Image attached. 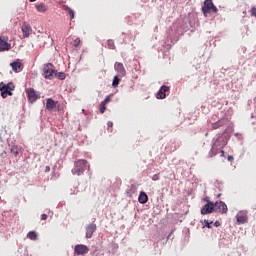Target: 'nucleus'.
<instances>
[{
	"label": "nucleus",
	"mask_w": 256,
	"mask_h": 256,
	"mask_svg": "<svg viewBox=\"0 0 256 256\" xmlns=\"http://www.w3.org/2000/svg\"><path fill=\"white\" fill-rule=\"evenodd\" d=\"M29 31H31V26H28V25L22 26V33L24 38L29 37Z\"/></svg>",
	"instance_id": "nucleus-26"
},
{
	"label": "nucleus",
	"mask_w": 256,
	"mask_h": 256,
	"mask_svg": "<svg viewBox=\"0 0 256 256\" xmlns=\"http://www.w3.org/2000/svg\"><path fill=\"white\" fill-rule=\"evenodd\" d=\"M213 221L209 222V220H204V226L203 227H207V229H211Z\"/></svg>",
	"instance_id": "nucleus-33"
},
{
	"label": "nucleus",
	"mask_w": 256,
	"mask_h": 256,
	"mask_svg": "<svg viewBox=\"0 0 256 256\" xmlns=\"http://www.w3.org/2000/svg\"><path fill=\"white\" fill-rule=\"evenodd\" d=\"M29 103H35L37 99H41V93L35 91L34 88H28L26 90Z\"/></svg>",
	"instance_id": "nucleus-7"
},
{
	"label": "nucleus",
	"mask_w": 256,
	"mask_h": 256,
	"mask_svg": "<svg viewBox=\"0 0 256 256\" xmlns=\"http://www.w3.org/2000/svg\"><path fill=\"white\" fill-rule=\"evenodd\" d=\"M7 231V226L5 224H0V233H5Z\"/></svg>",
	"instance_id": "nucleus-36"
},
{
	"label": "nucleus",
	"mask_w": 256,
	"mask_h": 256,
	"mask_svg": "<svg viewBox=\"0 0 256 256\" xmlns=\"http://www.w3.org/2000/svg\"><path fill=\"white\" fill-rule=\"evenodd\" d=\"M50 67H53V64L48 63L44 66L43 77H44V79H48L51 81L53 79V77H55L56 70L53 68H50Z\"/></svg>",
	"instance_id": "nucleus-6"
},
{
	"label": "nucleus",
	"mask_w": 256,
	"mask_h": 256,
	"mask_svg": "<svg viewBox=\"0 0 256 256\" xmlns=\"http://www.w3.org/2000/svg\"><path fill=\"white\" fill-rule=\"evenodd\" d=\"M169 91H170L169 86L162 85L156 94V98L165 99L167 97V92H169Z\"/></svg>",
	"instance_id": "nucleus-13"
},
{
	"label": "nucleus",
	"mask_w": 256,
	"mask_h": 256,
	"mask_svg": "<svg viewBox=\"0 0 256 256\" xmlns=\"http://www.w3.org/2000/svg\"><path fill=\"white\" fill-rule=\"evenodd\" d=\"M214 227H221V222L215 221L214 222Z\"/></svg>",
	"instance_id": "nucleus-40"
},
{
	"label": "nucleus",
	"mask_w": 256,
	"mask_h": 256,
	"mask_svg": "<svg viewBox=\"0 0 256 256\" xmlns=\"http://www.w3.org/2000/svg\"><path fill=\"white\" fill-rule=\"evenodd\" d=\"M11 49V44H9L7 41L3 40V38L0 37V51H9Z\"/></svg>",
	"instance_id": "nucleus-18"
},
{
	"label": "nucleus",
	"mask_w": 256,
	"mask_h": 256,
	"mask_svg": "<svg viewBox=\"0 0 256 256\" xmlns=\"http://www.w3.org/2000/svg\"><path fill=\"white\" fill-rule=\"evenodd\" d=\"M71 45L73 47H79V45H81V39L76 38L75 40L72 41Z\"/></svg>",
	"instance_id": "nucleus-30"
},
{
	"label": "nucleus",
	"mask_w": 256,
	"mask_h": 256,
	"mask_svg": "<svg viewBox=\"0 0 256 256\" xmlns=\"http://www.w3.org/2000/svg\"><path fill=\"white\" fill-rule=\"evenodd\" d=\"M123 76H119V75H116V76H114V78H113V81H112V87L115 89V88H117V87H119V83H121V78H122Z\"/></svg>",
	"instance_id": "nucleus-23"
},
{
	"label": "nucleus",
	"mask_w": 256,
	"mask_h": 256,
	"mask_svg": "<svg viewBox=\"0 0 256 256\" xmlns=\"http://www.w3.org/2000/svg\"><path fill=\"white\" fill-rule=\"evenodd\" d=\"M135 191H137V186L135 184H132L127 188L126 193L128 197H131L132 195H134Z\"/></svg>",
	"instance_id": "nucleus-22"
},
{
	"label": "nucleus",
	"mask_w": 256,
	"mask_h": 256,
	"mask_svg": "<svg viewBox=\"0 0 256 256\" xmlns=\"http://www.w3.org/2000/svg\"><path fill=\"white\" fill-rule=\"evenodd\" d=\"M201 215H211L215 213V202L206 203L200 210Z\"/></svg>",
	"instance_id": "nucleus-9"
},
{
	"label": "nucleus",
	"mask_w": 256,
	"mask_h": 256,
	"mask_svg": "<svg viewBox=\"0 0 256 256\" xmlns=\"http://www.w3.org/2000/svg\"><path fill=\"white\" fill-rule=\"evenodd\" d=\"M63 8H64V11H67L68 14L70 15V19H75V10L71 9L67 5H64Z\"/></svg>",
	"instance_id": "nucleus-25"
},
{
	"label": "nucleus",
	"mask_w": 256,
	"mask_h": 256,
	"mask_svg": "<svg viewBox=\"0 0 256 256\" xmlns=\"http://www.w3.org/2000/svg\"><path fill=\"white\" fill-rule=\"evenodd\" d=\"M236 221L238 225H245L247 221H249V217L247 216V211H239L236 215Z\"/></svg>",
	"instance_id": "nucleus-11"
},
{
	"label": "nucleus",
	"mask_w": 256,
	"mask_h": 256,
	"mask_svg": "<svg viewBox=\"0 0 256 256\" xmlns=\"http://www.w3.org/2000/svg\"><path fill=\"white\" fill-rule=\"evenodd\" d=\"M27 237H28V239H30L31 241H37L38 235H37V232H35V231H30V232H28Z\"/></svg>",
	"instance_id": "nucleus-27"
},
{
	"label": "nucleus",
	"mask_w": 256,
	"mask_h": 256,
	"mask_svg": "<svg viewBox=\"0 0 256 256\" xmlns=\"http://www.w3.org/2000/svg\"><path fill=\"white\" fill-rule=\"evenodd\" d=\"M89 251H90L89 247L85 244H77L74 247L75 255H87Z\"/></svg>",
	"instance_id": "nucleus-10"
},
{
	"label": "nucleus",
	"mask_w": 256,
	"mask_h": 256,
	"mask_svg": "<svg viewBox=\"0 0 256 256\" xmlns=\"http://www.w3.org/2000/svg\"><path fill=\"white\" fill-rule=\"evenodd\" d=\"M11 85H13V83L9 82L8 84H5L4 82L0 83V91L2 93V91H5V89H8V87H11Z\"/></svg>",
	"instance_id": "nucleus-28"
},
{
	"label": "nucleus",
	"mask_w": 256,
	"mask_h": 256,
	"mask_svg": "<svg viewBox=\"0 0 256 256\" xmlns=\"http://www.w3.org/2000/svg\"><path fill=\"white\" fill-rule=\"evenodd\" d=\"M54 77L59 79V81H65V79L67 78V74H65V72H57L56 70Z\"/></svg>",
	"instance_id": "nucleus-24"
},
{
	"label": "nucleus",
	"mask_w": 256,
	"mask_h": 256,
	"mask_svg": "<svg viewBox=\"0 0 256 256\" xmlns=\"http://www.w3.org/2000/svg\"><path fill=\"white\" fill-rule=\"evenodd\" d=\"M251 119H255V115L254 114H251Z\"/></svg>",
	"instance_id": "nucleus-45"
},
{
	"label": "nucleus",
	"mask_w": 256,
	"mask_h": 256,
	"mask_svg": "<svg viewBox=\"0 0 256 256\" xmlns=\"http://www.w3.org/2000/svg\"><path fill=\"white\" fill-rule=\"evenodd\" d=\"M107 45L109 49H115V42L112 39L107 41Z\"/></svg>",
	"instance_id": "nucleus-32"
},
{
	"label": "nucleus",
	"mask_w": 256,
	"mask_h": 256,
	"mask_svg": "<svg viewBox=\"0 0 256 256\" xmlns=\"http://www.w3.org/2000/svg\"><path fill=\"white\" fill-rule=\"evenodd\" d=\"M233 159H234V158H233V156H231V155H229L228 158H227V160H228L230 163H231V161H233Z\"/></svg>",
	"instance_id": "nucleus-44"
},
{
	"label": "nucleus",
	"mask_w": 256,
	"mask_h": 256,
	"mask_svg": "<svg viewBox=\"0 0 256 256\" xmlns=\"http://www.w3.org/2000/svg\"><path fill=\"white\" fill-rule=\"evenodd\" d=\"M15 91V86L12 84L11 86H8L5 90L1 92L2 99H7V96L11 97L13 95V92Z\"/></svg>",
	"instance_id": "nucleus-16"
},
{
	"label": "nucleus",
	"mask_w": 256,
	"mask_h": 256,
	"mask_svg": "<svg viewBox=\"0 0 256 256\" xmlns=\"http://www.w3.org/2000/svg\"><path fill=\"white\" fill-rule=\"evenodd\" d=\"M219 9H217V6L213 3V0H205L204 5L202 6V13L207 17L209 13H217Z\"/></svg>",
	"instance_id": "nucleus-5"
},
{
	"label": "nucleus",
	"mask_w": 256,
	"mask_h": 256,
	"mask_svg": "<svg viewBox=\"0 0 256 256\" xmlns=\"http://www.w3.org/2000/svg\"><path fill=\"white\" fill-rule=\"evenodd\" d=\"M214 187L216 189H218V191H223V183L222 182H219V180H216L214 182Z\"/></svg>",
	"instance_id": "nucleus-29"
},
{
	"label": "nucleus",
	"mask_w": 256,
	"mask_h": 256,
	"mask_svg": "<svg viewBox=\"0 0 256 256\" xmlns=\"http://www.w3.org/2000/svg\"><path fill=\"white\" fill-rule=\"evenodd\" d=\"M147 201H149V196L144 191H141L139 196H138V202L141 205H145V203H147Z\"/></svg>",
	"instance_id": "nucleus-17"
},
{
	"label": "nucleus",
	"mask_w": 256,
	"mask_h": 256,
	"mask_svg": "<svg viewBox=\"0 0 256 256\" xmlns=\"http://www.w3.org/2000/svg\"><path fill=\"white\" fill-rule=\"evenodd\" d=\"M231 138V132L229 130L225 129L222 134H217L213 139H212V147L208 153V157H215V155H219L221 157H225V151L223 149L229 142V139Z\"/></svg>",
	"instance_id": "nucleus-1"
},
{
	"label": "nucleus",
	"mask_w": 256,
	"mask_h": 256,
	"mask_svg": "<svg viewBox=\"0 0 256 256\" xmlns=\"http://www.w3.org/2000/svg\"><path fill=\"white\" fill-rule=\"evenodd\" d=\"M57 107H59V101H55L53 98H48L46 100L47 111H53V109H57Z\"/></svg>",
	"instance_id": "nucleus-14"
},
{
	"label": "nucleus",
	"mask_w": 256,
	"mask_h": 256,
	"mask_svg": "<svg viewBox=\"0 0 256 256\" xmlns=\"http://www.w3.org/2000/svg\"><path fill=\"white\" fill-rule=\"evenodd\" d=\"M41 220L42 221H47V214H42L41 215Z\"/></svg>",
	"instance_id": "nucleus-39"
},
{
	"label": "nucleus",
	"mask_w": 256,
	"mask_h": 256,
	"mask_svg": "<svg viewBox=\"0 0 256 256\" xmlns=\"http://www.w3.org/2000/svg\"><path fill=\"white\" fill-rule=\"evenodd\" d=\"M218 197H221V194H218Z\"/></svg>",
	"instance_id": "nucleus-48"
},
{
	"label": "nucleus",
	"mask_w": 256,
	"mask_h": 256,
	"mask_svg": "<svg viewBox=\"0 0 256 256\" xmlns=\"http://www.w3.org/2000/svg\"><path fill=\"white\" fill-rule=\"evenodd\" d=\"M10 66L12 67V71L19 73V71H21V67H23V64L19 61H14L10 63Z\"/></svg>",
	"instance_id": "nucleus-19"
},
{
	"label": "nucleus",
	"mask_w": 256,
	"mask_h": 256,
	"mask_svg": "<svg viewBox=\"0 0 256 256\" xmlns=\"http://www.w3.org/2000/svg\"><path fill=\"white\" fill-rule=\"evenodd\" d=\"M114 70L116 71L119 77H125L127 75V71L125 70V66L121 62H115Z\"/></svg>",
	"instance_id": "nucleus-12"
},
{
	"label": "nucleus",
	"mask_w": 256,
	"mask_h": 256,
	"mask_svg": "<svg viewBox=\"0 0 256 256\" xmlns=\"http://www.w3.org/2000/svg\"><path fill=\"white\" fill-rule=\"evenodd\" d=\"M251 17H256V7L253 6L249 11Z\"/></svg>",
	"instance_id": "nucleus-34"
},
{
	"label": "nucleus",
	"mask_w": 256,
	"mask_h": 256,
	"mask_svg": "<svg viewBox=\"0 0 256 256\" xmlns=\"http://www.w3.org/2000/svg\"><path fill=\"white\" fill-rule=\"evenodd\" d=\"M35 9L38 11V13H45L48 8L45 3H38L35 5Z\"/></svg>",
	"instance_id": "nucleus-20"
},
{
	"label": "nucleus",
	"mask_w": 256,
	"mask_h": 256,
	"mask_svg": "<svg viewBox=\"0 0 256 256\" xmlns=\"http://www.w3.org/2000/svg\"><path fill=\"white\" fill-rule=\"evenodd\" d=\"M111 101V96H106L105 99L101 102L103 105H107Z\"/></svg>",
	"instance_id": "nucleus-35"
},
{
	"label": "nucleus",
	"mask_w": 256,
	"mask_h": 256,
	"mask_svg": "<svg viewBox=\"0 0 256 256\" xmlns=\"http://www.w3.org/2000/svg\"><path fill=\"white\" fill-rule=\"evenodd\" d=\"M89 169V162L85 159H80L74 162V168L72 169V175H83L85 171Z\"/></svg>",
	"instance_id": "nucleus-4"
},
{
	"label": "nucleus",
	"mask_w": 256,
	"mask_h": 256,
	"mask_svg": "<svg viewBox=\"0 0 256 256\" xmlns=\"http://www.w3.org/2000/svg\"><path fill=\"white\" fill-rule=\"evenodd\" d=\"M107 126H108V129H111L113 127V122L112 121H109L107 123Z\"/></svg>",
	"instance_id": "nucleus-41"
},
{
	"label": "nucleus",
	"mask_w": 256,
	"mask_h": 256,
	"mask_svg": "<svg viewBox=\"0 0 256 256\" xmlns=\"http://www.w3.org/2000/svg\"><path fill=\"white\" fill-rule=\"evenodd\" d=\"M160 177H159V174H154L152 176V181H159Z\"/></svg>",
	"instance_id": "nucleus-37"
},
{
	"label": "nucleus",
	"mask_w": 256,
	"mask_h": 256,
	"mask_svg": "<svg viewBox=\"0 0 256 256\" xmlns=\"http://www.w3.org/2000/svg\"><path fill=\"white\" fill-rule=\"evenodd\" d=\"M240 135H241V134H239V133H236V134H235V137H239Z\"/></svg>",
	"instance_id": "nucleus-47"
},
{
	"label": "nucleus",
	"mask_w": 256,
	"mask_h": 256,
	"mask_svg": "<svg viewBox=\"0 0 256 256\" xmlns=\"http://www.w3.org/2000/svg\"><path fill=\"white\" fill-rule=\"evenodd\" d=\"M204 201H205V203H213V202L209 199V196H206V197L204 198Z\"/></svg>",
	"instance_id": "nucleus-38"
},
{
	"label": "nucleus",
	"mask_w": 256,
	"mask_h": 256,
	"mask_svg": "<svg viewBox=\"0 0 256 256\" xmlns=\"http://www.w3.org/2000/svg\"><path fill=\"white\" fill-rule=\"evenodd\" d=\"M214 212L215 213H221L222 215L227 214V211H229V208H227V204L223 201H217L214 202Z\"/></svg>",
	"instance_id": "nucleus-8"
},
{
	"label": "nucleus",
	"mask_w": 256,
	"mask_h": 256,
	"mask_svg": "<svg viewBox=\"0 0 256 256\" xmlns=\"http://www.w3.org/2000/svg\"><path fill=\"white\" fill-rule=\"evenodd\" d=\"M49 171H51V167L46 166V167H45V172H46V173H49Z\"/></svg>",
	"instance_id": "nucleus-43"
},
{
	"label": "nucleus",
	"mask_w": 256,
	"mask_h": 256,
	"mask_svg": "<svg viewBox=\"0 0 256 256\" xmlns=\"http://www.w3.org/2000/svg\"><path fill=\"white\" fill-rule=\"evenodd\" d=\"M95 231H97V224L90 223L86 227V239H91V237H93V233H95Z\"/></svg>",
	"instance_id": "nucleus-15"
},
{
	"label": "nucleus",
	"mask_w": 256,
	"mask_h": 256,
	"mask_svg": "<svg viewBox=\"0 0 256 256\" xmlns=\"http://www.w3.org/2000/svg\"><path fill=\"white\" fill-rule=\"evenodd\" d=\"M174 231H175V230H172V231L169 233V235H168L167 239H171V237H173V233H174Z\"/></svg>",
	"instance_id": "nucleus-42"
},
{
	"label": "nucleus",
	"mask_w": 256,
	"mask_h": 256,
	"mask_svg": "<svg viewBox=\"0 0 256 256\" xmlns=\"http://www.w3.org/2000/svg\"><path fill=\"white\" fill-rule=\"evenodd\" d=\"M30 1V3H35V1H37V0H29Z\"/></svg>",
	"instance_id": "nucleus-46"
},
{
	"label": "nucleus",
	"mask_w": 256,
	"mask_h": 256,
	"mask_svg": "<svg viewBox=\"0 0 256 256\" xmlns=\"http://www.w3.org/2000/svg\"><path fill=\"white\" fill-rule=\"evenodd\" d=\"M210 127H212V129H221V127H224L227 129L228 133L233 131V124L227 117H223L216 122H210Z\"/></svg>",
	"instance_id": "nucleus-3"
},
{
	"label": "nucleus",
	"mask_w": 256,
	"mask_h": 256,
	"mask_svg": "<svg viewBox=\"0 0 256 256\" xmlns=\"http://www.w3.org/2000/svg\"><path fill=\"white\" fill-rule=\"evenodd\" d=\"M10 153H12V155H14V157H18L19 153H21V147H19L17 145H12L10 148Z\"/></svg>",
	"instance_id": "nucleus-21"
},
{
	"label": "nucleus",
	"mask_w": 256,
	"mask_h": 256,
	"mask_svg": "<svg viewBox=\"0 0 256 256\" xmlns=\"http://www.w3.org/2000/svg\"><path fill=\"white\" fill-rule=\"evenodd\" d=\"M99 111H100L101 114L105 113V111H107L106 104H102V102H101L100 106H99Z\"/></svg>",
	"instance_id": "nucleus-31"
},
{
	"label": "nucleus",
	"mask_w": 256,
	"mask_h": 256,
	"mask_svg": "<svg viewBox=\"0 0 256 256\" xmlns=\"http://www.w3.org/2000/svg\"><path fill=\"white\" fill-rule=\"evenodd\" d=\"M197 25V19L191 17H184L177 25H174L171 28V31H174V37H170L172 43H177L179 37L187 31H193Z\"/></svg>",
	"instance_id": "nucleus-2"
}]
</instances>
